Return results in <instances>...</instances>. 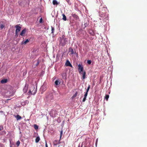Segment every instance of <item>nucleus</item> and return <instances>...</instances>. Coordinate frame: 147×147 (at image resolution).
<instances>
[{"label": "nucleus", "mask_w": 147, "mask_h": 147, "mask_svg": "<svg viewBox=\"0 0 147 147\" xmlns=\"http://www.w3.org/2000/svg\"><path fill=\"white\" fill-rule=\"evenodd\" d=\"M59 44L60 45L64 46L67 42V39L65 38V36L63 35L62 37L59 38Z\"/></svg>", "instance_id": "1"}, {"label": "nucleus", "mask_w": 147, "mask_h": 147, "mask_svg": "<svg viewBox=\"0 0 147 147\" xmlns=\"http://www.w3.org/2000/svg\"><path fill=\"white\" fill-rule=\"evenodd\" d=\"M37 92V88H35V86L33 85L31 86L29 91L28 94H31L34 95L36 94Z\"/></svg>", "instance_id": "2"}, {"label": "nucleus", "mask_w": 147, "mask_h": 147, "mask_svg": "<svg viewBox=\"0 0 147 147\" xmlns=\"http://www.w3.org/2000/svg\"><path fill=\"white\" fill-rule=\"evenodd\" d=\"M53 97L52 95L50 94L47 95L45 97V99L48 102H50L53 100Z\"/></svg>", "instance_id": "3"}, {"label": "nucleus", "mask_w": 147, "mask_h": 147, "mask_svg": "<svg viewBox=\"0 0 147 147\" xmlns=\"http://www.w3.org/2000/svg\"><path fill=\"white\" fill-rule=\"evenodd\" d=\"M78 70L79 72V73L80 74H82V72L83 71V67L82 65L79 64L78 65Z\"/></svg>", "instance_id": "4"}, {"label": "nucleus", "mask_w": 147, "mask_h": 147, "mask_svg": "<svg viewBox=\"0 0 147 147\" xmlns=\"http://www.w3.org/2000/svg\"><path fill=\"white\" fill-rule=\"evenodd\" d=\"M20 24L17 25L15 26V27L16 28V31L19 32L21 30V27L20 26Z\"/></svg>", "instance_id": "5"}, {"label": "nucleus", "mask_w": 147, "mask_h": 147, "mask_svg": "<svg viewBox=\"0 0 147 147\" xmlns=\"http://www.w3.org/2000/svg\"><path fill=\"white\" fill-rule=\"evenodd\" d=\"M60 140L59 141L57 140H54L53 142V145L54 146H57V144H60Z\"/></svg>", "instance_id": "6"}, {"label": "nucleus", "mask_w": 147, "mask_h": 147, "mask_svg": "<svg viewBox=\"0 0 147 147\" xmlns=\"http://www.w3.org/2000/svg\"><path fill=\"white\" fill-rule=\"evenodd\" d=\"M26 31V28L24 29L21 32L20 34V35L22 36H23L24 35V34Z\"/></svg>", "instance_id": "7"}, {"label": "nucleus", "mask_w": 147, "mask_h": 147, "mask_svg": "<svg viewBox=\"0 0 147 147\" xmlns=\"http://www.w3.org/2000/svg\"><path fill=\"white\" fill-rule=\"evenodd\" d=\"M65 65L66 66H69L71 67H72L71 64L70 62L68 60H67L66 61L65 63Z\"/></svg>", "instance_id": "8"}, {"label": "nucleus", "mask_w": 147, "mask_h": 147, "mask_svg": "<svg viewBox=\"0 0 147 147\" xmlns=\"http://www.w3.org/2000/svg\"><path fill=\"white\" fill-rule=\"evenodd\" d=\"M72 16L73 17V18L75 19V20H78L79 19V17L76 14H72Z\"/></svg>", "instance_id": "9"}, {"label": "nucleus", "mask_w": 147, "mask_h": 147, "mask_svg": "<svg viewBox=\"0 0 147 147\" xmlns=\"http://www.w3.org/2000/svg\"><path fill=\"white\" fill-rule=\"evenodd\" d=\"M82 78L83 79H84L86 78V72L85 71H83L82 72Z\"/></svg>", "instance_id": "10"}, {"label": "nucleus", "mask_w": 147, "mask_h": 147, "mask_svg": "<svg viewBox=\"0 0 147 147\" xmlns=\"http://www.w3.org/2000/svg\"><path fill=\"white\" fill-rule=\"evenodd\" d=\"M69 52H70L71 54H73L74 53L73 49L71 48H70L69 49Z\"/></svg>", "instance_id": "11"}, {"label": "nucleus", "mask_w": 147, "mask_h": 147, "mask_svg": "<svg viewBox=\"0 0 147 147\" xmlns=\"http://www.w3.org/2000/svg\"><path fill=\"white\" fill-rule=\"evenodd\" d=\"M15 117L16 118L17 120H18L22 119L21 116L19 115H17L16 116H15Z\"/></svg>", "instance_id": "12"}, {"label": "nucleus", "mask_w": 147, "mask_h": 147, "mask_svg": "<svg viewBox=\"0 0 147 147\" xmlns=\"http://www.w3.org/2000/svg\"><path fill=\"white\" fill-rule=\"evenodd\" d=\"M28 87L26 86H25L23 89V92L24 93H26L27 91Z\"/></svg>", "instance_id": "13"}, {"label": "nucleus", "mask_w": 147, "mask_h": 147, "mask_svg": "<svg viewBox=\"0 0 147 147\" xmlns=\"http://www.w3.org/2000/svg\"><path fill=\"white\" fill-rule=\"evenodd\" d=\"M40 139L39 136L37 137L35 139V142L36 143H38L40 141Z\"/></svg>", "instance_id": "14"}, {"label": "nucleus", "mask_w": 147, "mask_h": 147, "mask_svg": "<svg viewBox=\"0 0 147 147\" xmlns=\"http://www.w3.org/2000/svg\"><path fill=\"white\" fill-rule=\"evenodd\" d=\"M62 15L63 16L62 19L64 21H66L67 20V18L66 16L64 14H63Z\"/></svg>", "instance_id": "15"}, {"label": "nucleus", "mask_w": 147, "mask_h": 147, "mask_svg": "<svg viewBox=\"0 0 147 147\" xmlns=\"http://www.w3.org/2000/svg\"><path fill=\"white\" fill-rule=\"evenodd\" d=\"M7 80L6 79H4L2 80L1 81V83L2 84L5 83L7 82Z\"/></svg>", "instance_id": "16"}, {"label": "nucleus", "mask_w": 147, "mask_h": 147, "mask_svg": "<svg viewBox=\"0 0 147 147\" xmlns=\"http://www.w3.org/2000/svg\"><path fill=\"white\" fill-rule=\"evenodd\" d=\"M53 3L54 5H57L59 4L57 1L56 0H53Z\"/></svg>", "instance_id": "17"}, {"label": "nucleus", "mask_w": 147, "mask_h": 147, "mask_svg": "<svg viewBox=\"0 0 147 147\" xmlns=\"http://www.w3.org/2000/svg\"><path fill=\"white\" fill-rule=\"evenodd\" d=\"M29 42V40L28 39H27L25 41H23L22 42V44H26L27 43Z\"/></svg>", "instance_id": "18"}, {"label": "nucleus", "mask_w": 147, "mask_h": 147, "mask_svg": "<svg viewBox=\"0 0 147 147\" xmlns=\"http://www.w3.org/2000/svg\"><path fill=\"white\" fill-rule=\"evenodd\" d=\"M109 96L108 95L106 94L105 95V99L106 100H108V99L109 98Z\"/></svg>", "instance_id": "19"}, {"label": "nucleus", "mask_w": 147, "mask_h": 147, "mask_svg": "<svg viewBox=\"0 0 147 147\" xmlns=\"http://www.w3.org/2000/svg\"><path fill=\"white\" fill-rule=\"evenodd\" d=\"M55 85H58L59 84V82L57 80H56L55 81Z\"/></svg>", "instance_id": "20"}, {"label": "nucleus", "mask_w": 147, "mask_h": 147, "mask_svg": "<svg viewBox=\"0 0 147 147\" xmlns=\"http://www.w3.org/2000/svg\"><path fill=\"white\" fill-rule=\"evenodd\" d=\"M77 94H78V92H76L75 93V94H74L73 96H72V98H75V97H76L77 96Z\"/></svg>", "instance_id": "21"}, {"label": "nucleus", "mask_w": 147, "mask_h": 147, "mask_svg": "<svg viewBox=\"0 0 147 147\" xmlns=\"http://www.w3.org/2000/svg\"><path fill=\"white\" fill-rule=\"evenodd\" d=\"M34 128L36 130L38 129V126L36 124H34Z\"/></svg>", "instance_id": "22"}, {"label": "nucleus", "mask_w": 147, "mask_h": 147, "mask_svg": "<svg viewBox=\"0 0 147 147\" xmlns=\"http://www.w3.org/2000/svg\"><path fill=\"white\" fill-rule=\"evenodd\" d=\"M55 30V28L54 27L51 26V33L53 34L54 33V31Z\"/></svg>", "instance_id": "23"}, {"label": "nucleus", "mask_w": 147, "mask_h": 147, "mask_svg": "<svg viewBox=\"0 0 147 147\" xmlns=\"http://www.w3.org/2000/svg\"><path fill=\"white\" fill-rule=\"evenodd\" d=\"M90 85H88V87L87 88L86 90V92L88 93V92L89 90V89L90 88Z\"/></svg>", "instance_id": "24"}, {"label": "nucleus", "mask_w": 147, "mask_h": 147, "mask_svg": "<svg viewBox=\"0 0 147 147\" xmlns=\"http://www.w3.org/2000/svg\"><path fill=\"white\" fill-rule=\"evenodd\" d=\"M62 134H63V131H62V130L60 131V140H61Z\"/></svg>", "instance_id": "25"}, {"label": "nucleus", "mask_w": 147, "mask_h": 147, "mask_svg": "<svg viewBox=\"0 0 147 147\" xmlns=\"http://www.w3.org/2000/svg\"><path fill=\"white\" fill-rule=\"evenodd\" d=\"M20 142L19 140L16 143V144L18 146H19L20 145Z\"/></svg>", "instance_id": "26"}, {"label": "nucleus", "mask_w": 147, "mask_h": 147, "mask_svg": "<svg viewBox=\"0 0 147 147\" xmlns=\"http://www.w3.org/2000/svg\"><path fill=\"white\" fill-rule=\"evenodd\" d=\"M4 27V26L3 24H1L0 25V28L1 29H2Z\"/></svg>", "instance_id": "27"}, {"label": "nucleus", "mask_w": 147, "mask_h": 147, "mask_svg": "<svg viewBox=\"0 0 147 147\" xmlns=\"http://www.w3.org/2000/svg\"><path fill=\"white\" fill-rule=\"evenodd\" d=\"M87 63L88 64H90L91 63V61L90 60H88Z\"/></svg>", "instance_id": "28"}, {"label": "nucleus", "mask_w": 147, "mask_h": 147, "mask_svg": "<svg viewBox=\"0 0 147 147\" xmlns=\"http://www.w3.org/2000/svg\"><path fill=\"white\" fill-rule=\"evenodd\" d=\"M66 1L68 3L69 5H70L71 4V3L70 2V0H66Z\"/></svg>", "instance_id": "29"}, {"label": "nucleus", "mask_w": 147, "mask_h": 147, "mask_svg": "<svg viewBox=\"0 0 147 147\" xmlns=\"http://www.w3.org/2000/svg\"><path fill=\"white\" fill-rule=\"evenodd\" d=\"M86 97H84V98H83L82 100V101L83 102H84L86 101Z\"/></svg>", "instance_id": "30"}, {"label": "nucleus", "mask_w": 147, "mask_h": 147, "mask_svg": "<svg viewBox=\"0 0 147 147\" xmlns=\"http://www.w3.org/2000/svg\"><path fill=\"white\" fill-rule=\"evenodd\" d=\"M86 97H84V98H83L82 100V101L83 102H84L86 101Z\"/></svg>", "instance_id": "31"}, {"label": "nucleus", "mask_w": 147, "mask_h": 147, "mask_svg": "<svg viewBox=\"0 0 147 147\" xmlns=\"http://www.w3.org/2000/svg\"><path fill=\"white\" fill-rule=\"evenodd\" d=\"M88 93L86 92L85 93V94H84V97H86L87 96V95H88Z\"/></svg>", "instance_id": "32"}, {"label": "nucleus", "mask_w": 147, "mask_h": 147, "mask_svg": "<svg viewBox=\"0 0 147 147\" xmlns=\"http://www.w3.org/2000/svg\"><path fill=\"white\" fill-rule=\"evenodd\" d=\"M43 21V20L42 18H41L39 20V22L40 23H41Z\"/></svg>", "instance_id": "33"}, {"label": "nucleus", "mask_w": 147, "mask_h": 147, "mask_svg": "<svg viewBox=\"0 0 147 147\" xmlns=\"http://www.w3.org/2000/svg\"><path fill=\"white\" fill-rule=\"evenodd\" d=\"M19 32L15 31L16 36H18V33Z\"/></svg>", "instance_id": "34"}, {"label": "nucleus", "mask_w": 147, "mask_h": 147, "mask_svg": "<svg viewBox=\"0 0 147 147\" xmlns=\"http://www.w3.org/2000/svg\"><path fill=\"white\" fill-rule=\"evenodd\" d=\"M39 64V61H37V62L36 63V65L37 66Z\"/></svg>", "instance_id": "35"}, {"label": "nucleus", "mask_w": 147, "mask_h": 147, "mask_svg": "<svg viewBox=\"0 0 147 147\" xmlns=\"http://www.w3.org/2000/svg\"><path fill=\"white\" fill-rule=\"evenodd\" d=\"M45 147H48L47 144V143L45 144Z\"/></svg>", "instance_id": "36"}, {"label": "nucleus", "mask_w": 147, "mask_h": 147, "mask_svg": "<svg viewBox=\"0 0 147 147\" xmlns=\"http://www.w3.org/2000/svg\"><path fill=\"white\" fill-rule=\"evenodd\" d=\"M78 147H80V145H79L78 146ZM81 147H82V146Z\"/></svg>", "instance_id": "37"}]
</instances>
